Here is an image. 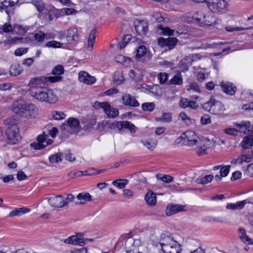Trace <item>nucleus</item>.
<instances>
[{
    "label": "nucleus",
    "mask_w": 253,
    "mask_h": 253,
    "mask_svg": "<svg viewBox=\"0 0 253 253\" xmlns=\"http://www.w3.org/2000/svg\"><path fill=\"white\" fill-rule=\"evenodd\" d=\"M4 123L6 126H7V127H11L14 126H17V121L13 118H9L6 119L4 121Z\"/></svg>",
    "instance_id": "09e8293b"
},
{
    "label": "nucleus",
    "mask_w": 253,
    "mask_h": 253,
    "mask_svg": "<svg viewBox=\"0 0 253 253\" xmlns=\"http://www.w3.org/2000/svg\"><path fill=\"white\" fill-rule=\"evenodd\" d=\"M64 70L63 67L61 65H58L53 68L52 73V74L55 75V77L60 76L64 73Z\"/></svg>",
    "instance_id": "49530a36"
},
{
    "label": "nucleus",
    "mask_w": 253,
    "mask_h": 253,
    "mask_svg": "<svg viewBox=\"0 0 253 253\" xmlns=\"http://www.w3.org/2000/svg\"><path fill=\"white\" fill-rule=\"evenodd\" d=\"M101 170H99V171L96 172L95 170L94 169H91V170H86L84 171H80V176L81 175H92L95 174H97L100 173Z\"/></svg>",
    "instance_id": "680f3d73"
},
{
    "label": "nucleus",
    "mask_w": 253,
    "mask_h": 253,
    "mask_svg": "<svg viewBox=\"0 0 253 253\" xmlns=\"http://www.w3.org/2000/svg\"><path fill=\"white\" fill-rule=\"evenodd\" d=\"M30 29V27L20 24H15L13 26V32L17 35H23Z\"/></svg>",
    "instance_id": "393cba45"
},
{
    "label": "nucleus",
    "mask_w": 253,
    "mask_h": 253,
    "mask_svg": "<svg viewBox=\"0 0 253 253\" xmlns=\"http://www.w3.org/2000/svg\"><path fill=\"white\" fill-rule=\"evenodd\" d=\"M142 143L149 150H153L157 145L158 141L156 139L150 138L141 140Z\"/></svg>",
    "instance_id": "bb28decb"
},
{
    "label": "nucleus",
    "mask_w": 253,
    "mask_h": 253,
    "mask_svg": "<svg viewBox=\"0 0 253 253\" xmlns=\"http://www.w3.org/2000/svg\"><path fill=\"white\" fill-rule=\"evenodd\" d=\"M66 115L63 112L54 111L52 112V117L55 120H60L64 119Z\"/></svg>",
    "instance_id": "3c124183"
},
{
    "label": "nucleus",
    "mask_w": 253,
    "mask_h": 253,
    "mask_svg": "<svg viewBox=\"0 0 253 253\" xmlns=\"http://www.w3.org/2000/svg\"><path fill=\"white\" fill-rule=\"evenodd\" d=\"M152 248L163 253H180L181 252L180 245L171 236L163 234L159 241H153Z\"/></svg>",
    "instance_id": "f03ea898"
},
{
    "label": "nucleus",
    "mask_w": 253,
    "mask_h": 253,
    "mask_svg": "<svg viewBox=\"0 0 253 253\" xmlns=\"http://www.w3.org/2000/svg\"><path fill=\"white\" fill-rule=\"evenodd\" d=\"M18 2V0H2L0 2V11L5 8L12 7Z\"/></svg>",
    "instance_id": "7c9ffc66"
},
{
    "label": "nucleus",
    "mask_w": 253,
    "mask_h": 253,
    "mask_svg": "<svg viewBox=\"0 0 253 253\" xmlns=\"http://www.w3.org/2000/svg\"><path fill=\"white\" fill-rule=\"evenodd\" d=\"M177 39L175 37L165 39L161 38L158 40V44L160 46H167L169 49H173L177 42Z\"/></svg>",
    "instance_id": "4468645a"
},
{
    "label": "nucleus",
    "mask_w": 253,
    "mask_h": 253,
    "mask_svg": "<svg viewBox=\"0 0 253 253\" xmlns=\"http://www.w3.org/2000/svg\"><path fill=\"white\" fill-rule=\"evenodd\" d=\"M176 144H186L184 137V133H183L179 137H178L175 141Z\"/></svg>",
    "instance_id": "0e129e2a"
},
{
    "label": "nucleus",
    "mask_w": 253,
    "mask_h": 253,
    "mask_svg": "<svg viewBox=\"0 0 253 253\" xmlns=\"http://www.w3.org/2000/svg\"><path fill=\"white\" fill-rule=\"evenodd\" d=\"M61 76L40 77L32 78L28 86L29 91L32 97L41 102L55 103L58 101V97L52 89L45 86L48 83H54L60 81Z\"/></svg>",
    "instance_id": "f257e3e1"
},
{
    "label": "nucleus",
    "mask_w": 253,
    "mask_h": 253,
    "mask_svg": "<svg viewBox=\"0 0 253 253\" xmlns=\"http://www.w3.org/2000/svg\"><path fill=\"white\" fill-rule=\"evenodd\" d=\"M124 81V78L121 71L116 72L114 75L113 82L117 85L122 84Z\"/></svg>",
    "instance_id": "f704fd0d"
},
{
    "label": "nucleus",
    "mask_w": 253,
    "mask_h": 253,
    "mask_svg": "<svg viewBox=\"0 0 253 253\" xmlns=\"http://www.w3.org/2000/svg\"><path fill=\"white\" fill-rule=\"evenodd\" d=\"M246 203V200L238 201L236 203H228L226 206V209L229 210H240L244 207Z\"/></svg>",
    "instance_id": "b1692460"
},
{
    "label": "nucleus",
    "mask_w": 253,
    "mask_h": 253,
    "mask_svg": "<svg viewBox=\"0 0 253 253\" xmlns=\"http://www.w3.org/2000/svg\"><path fill=\"white\" fill-rule=\"evenodd\" d=\"M62 44V43H61L60 42H57L55 41H52L48 42H47L45 44V46L46 47H48L56 48V47H61V45Z\"/></svg>",
    "instance_id": "6e6d98bb"
},
{
    "label": "nucleus",
    "mask_w": 253,
    "mask_h": 253,
    "mask_svg": "<svg viewBox=\"0 0 253 253\" xmlns=\"http://www.w3.org/2000/svg\"><path fill=\"white\" fill-rule=\"evenodd\" d=\"M74 198V196L71 194H68L66 198L61 195H58L48 198V202L52 207L62 208L67 206L69 203L73 201Z\"/></svg>",
    "instance_id": "39448f33"
},
{
    "label": "nucleus",
    "mask_w": 253,
    "mask_h": 253,
    "mask_svg": "<svg viewBox=\"0 0 253 253\" xmlns=\"http://www.w3.org/2000/svg\"><path fill=\"white\" fill-rule=\"evenodd\" d=\"M221 87L224 92L229 95H233L236 89V86L230 82H222Z\"/></svg>",
    "instance_id": "5701e85b"
},
{
    "label": "nucleus",
    "mask_w": 253,
    "mask_h": 253,
    "mask_svg": "<svg viewBox=\"0 0 253 253\" xmlns=\"http://www.w3.org/2000/svg\"><path fill=\"white\" fill-rule=\"evenodd\" d=\"M186 89L188 91H190L192 90L196 92H201L200 88L198 83L196 82L191 83L189 85L186 86Z\"/></svg>",
    "instance_id": "ea45409f"
},
{
    "label": "nucleus",
    "mask_w": 253,
    "mask_h": 253,
    "mask_svg": "<svg viewBox=\"0 0 253 253\" xmlns=\"http://www.w3.org/2000/svg\"><path fill=\"white\" fill-rule=\"evenodd\" d=\"M31 147L33 148L36 150H41L44 148L45 147L44 144L41 142H34L31 144Z\"/></svg>",
    "instance_id": "13d9d810"
},
{
    "label": "nucleus",
    "mask_w": 253,
    "mask_h": 253,
    "mask_svg": "<svg viewBox=\"0 0 253 253\" xmlns=\"http://www.w3.org/2000/svg\"><path fill=\"white\" fill-rule=\"evenodd\" d=\"M207 3L210 9L214 12H224L227 8L224 0H209Z\"/></svg>",
    "instance_id": "1a4fd4ad"
},
{
    "label": "nucleus",
    "mask_w": 253,
    "mask_h": 253,
    "mask_svg": "<svg viewBox=\"0 0 253 253\" xmlns=\"http://www.w3.org/2000/svg\"><path fill=\"white\" fill-rule=\"evenodd\" d=\"M13 111L19 116L27 118H34L38 115L39 109L33 104L19 101L13 103Z\"/></svg>",
    "instance_id": "7ed1b4c3"
},
{
    "label": "nucleus",
    "mask_w": 253,
    "mask_h": 253,
    "mask_svg": "<svg viewBox=\"0 0 253 253\" xmlns=\"http://www.w3.org/2000/svg\"><path fill=\"white\" fill-rule=\"evenodd\" d=\"M233 125L237 127L238 132L245 134L253 131V126L249 121H242L240 123H235Z\"/></svg>",
    "instance_id": "f8f14e48"
},
{
    "label": "nucleus",
    "mask_w": 253,
    "mask_h": 253,
    "mask_svg": "<svg viewBox=\"0 0 253 253\" xmlns=\"http://www.w3.org/2000/svg\"><path fill=\"white\" fill-rule=\"evenodd\" d=\"M201 123L203 125H208L211 123V118L209 115H203L201 118Z\"/></svg>",
    "instance_id": "4d7b16f0"
},
{
    "label": "nucleus",
    "mask_w": 253,
    "mask_h": 253,
    "mask_svg": "<svg viewBox=\"0 0 253 253\" xmlns=\"http://www.w3.org/2000/svg\"><path fill=\"white\" fill-rule=\"evenodd\" d=\"M22 70L20 65L19 64H13L10 67L9 72L11 76H16L19 75Z\"/></svg>",
    "instance_id": "c756f323"
},
{
    "label": "nucleus",
    "mask_w": 253,
    "mask_h": 253,
    "mask_svg": "<svg viewBox=\"0 0 253 253\" xmlns=\"http://www.w3.org/2000/svg\"><path fill=\"white\" fill-rule=\"evenodd\" d=\"M238 235L239 238L242 242L249 245H253V239L249 238L247 235L246 230L244 229L239 228L238 229Z\"/></svg>",
    "instance_id": "4be33fe9"
},
{
    "label": "nucleus",
    "mask_w": 253,
    "mask_h": 253,
    "mask_svg": "<svg viewBox=\"0 0 253 253\" xmlns=\"http://www.w3.org/2000/svg\"><path fill=\"white\" fill-rule=\"evenodd\" d=\"M29 211L30 209L27 208H16L10 212V213L9 214L8 216L13 217L15 216H20L23 214V213L29 212Z\"/></svg>",
    "instance_id": "c85d7f7f"
},
{
    "label": "nucleus",
    "mask_w": 253,
    "mask_h": 253,
    "mask_svg": "<svg viewBox=\"0 0 253 253\" xmlns=\"http://www.w3.org/2000/svg\"><path fill=\"white\" fill-rule=\"evenodd\" d=\"M155 107L154 103L147 102L142 104V108L145 111H152Z\"/></svg>",
    "instance_id": "de8ad7c7"
},
{
    "label": "nucleus",
    "mask_w": 253,
    "mask_h": 253,
    "mask_svg": "<svg viewBox=\"0 0 253 253\" xmlns=\"http://www.w3.org/2000/svg\"><path fill=\"white\" fill-rule=\"evenodd\" d=\"M104 112L107 116V117L109 118H115L119 114L118 109L112 107L108 102L106 105V107L104 108Z\"/></svg>",
    "instance_id": "412c9836"
},
{
    "label": "nucleus",
    "mask_w": 253,
    "mask_h": 253,
    "mask_svg": "<svg viewBox=\"0 0 253 253\" xmlns=\"http://www.w3.org/2000/svg\"><path fill=\"white\" fill-rule=\"evenodd\" d=\"M168 74L166 73H159L157 74V79L160 84H165L168 81Z\"/></svg>",
    "instance_id": "37998d69"
},
{
    "label": "nucleus",
    "mask_w": 253,
    "mask_h": 253,
    "mask_svg": "<svg viewBox=\"0 0 253 253\" xmlns=\"http://www.w3.org/2000/svg\"><path fill=\"white\" fill-rule=\"evenodd\" d=\"M5 135L8 139V143L11 145L17 143L21 139L17 126L7 127L5 131Z\"/></svg>",
    "instance_id": "6e6552de"
},
{
    "label": "nucleus",
    "mask_w": 253,
    "mask_h": 253,
    "mask_svg": "<svg viewBox=\"0 0 253 253\" xmlns=\"http://www.w3.org/2000/svg\"><path fill=\"white\" fill-rule=\"evenodd\" d=\"M79 121L78 119L71 117L64 122L61 126L62 130H65L71 134L75 133L79 131Z\"/></svg>",
    "instance_id": "0eeeda50"
},
{
    "label": "nucleus",
    "mask_w": 253,
    "mask_h": 253,
    "mask_svg": "<svg viewBox=\"0 0 253 253\" xmlns=\"http://www.w3.org/2000/svg\"><path fill=\"white\" fill-rule=\"evenodd\" d=\"M146 203L151 206H154L156 203V194L152 191H149L145 196Z\"/></svg>",
    "instance_id": "cd10ccee"
},
{
    "label": "nucleus",
    "mask_w": 253,
    "mask_h": 253,
    "mask_svg": "<svg viewBox=\"0 0 253 253\" xmlns=\"http://www.w3.org/2000/svg\"><path fill=\"white\" fill-rule=\"evenodd\" d=\"M96 82L95 78L90 76L87 72L80 71V82H83L88 85H91Z\"/></svg>",
    "instance_id": "dca6fc26"
},
{
    "label": "nucleus",
    "mask_w": 253,
    "mask_h": 253,
    "mask_svg": "<svg viewBox=\"0 0 253 253\" xmlns=\"http://www.w3.org/2000/svg\"><path fill=\"white\" fill-rule=\"evenodd\" d=\"M157 121H163L166 123H169L171 121V114L170 113H163L161 117L156 118Z\"/></svg>",
    "instance_id": "a19ab883"
},
{
    "label": "nucleus",
    "mask_w": 253,
    "mask_h": 253,
    "mask_svg": "<svg viewBox=\"0 0 253 253\" xmlns=\"http://www.w3.org/2000/svg\"><path fill=\"white\" fill-rule=\"evenodd\" d=\"M201 17L195 16V21L199 23L201 26H211L215 23V18L212 14L205 15L203 13L200 14Z\"/></svg>",
    "instance_id": "9b49d317"
},
{
    "label": "nucleus",
    "mask_w": 253,
    "mask_h": 253,
    "mask_svg": "<svg viewBox=\"0 0 253 253\" xmlns=\"http://www.w3.org/2000/svg\"><path fill=\"white\" fill-rule=\"evenodd\" d=\"M161 30L165 36H172L174 34V30L170 29L169 28H162Z\"/></svg>",
    "instance_id": "bf43d9fd"
},
{
    "label": "nucleus",
    "mask_w": 253,
    "mask_h": 253,
    "mask_svg": "<svg viewBox=\"0 0 253 253\" xmlns=\"http://www.w3.org/2000/svg\"><path fill=\"white\" fill-rule=\"evenodd\" d=\"M239 164L241 165L243 162L249 163L252 161V157L250 155H241L238 157Z\"/></svg>",
    "instance_id": "8fccbe9b"
},
{
    "label": "nucleus",
    "mask_w": 253,
    "mask_h": 253,
    "mask_svg": "<svg viewBox=\"0 0 253 253\" xmlns=\"http://www.w3.org/2000/svg\"><path fill=\"white\" fill-rule=\"evenodd\" d=\"M107 102H98L96 101L94 103V104L93 105V107L95 109H102L103 110V111H104V108L106 107V105L107 104Z\"/></svg>",
    "instance_id": "864d4df0"
},
{
    "label": "nucleus",
    "mask_w": 253,
    "mask_h": 253,
    "mask_svg": "<svg viewBox=\"0 0 253 253\" xmlns=\"http://www.w3.org/2000/svg\"><path fill=\"white\" fill-rule=\"evenodd\" d=\"M62 11L65 12V14L66 15H70L74 13H77V11L75 10L73 8H63L61 10Z\"/></svg>",
    "instance_id": "338daca9"
},
{
    "label": "nucleus",
    "mask_w": 253,
    "mask_h": 253,
    "mask_svg": "<svg viewBox=\"0 0 253 253\" xmlns=\"http://www.w3.org/2000/svg\"><path fill=\"white\" fill-rule=\"evenodd\" d=\"M128 180L126 179H119L113 181L112 184L119 187L120 189H123L125 187L126 185L127 184Z\"/></svg>",
    "instance_id": "4c0bfd02"
},
{
    "label": "nucleus",
    "mask_w": 253,
    "mask_h": 253,
    "mask_svg": "<svg viewBox=\"0 0 253 253\" xmlns=\"http://www.w3.org/2000/svg\"><path fill=\"white\" fill-rule=\"evenodd\" d=\"M124 104L133 107L139 106V103L134 97L129 94H126L122 97Z\"/></svg>",
    "instance_id": "2eb2a0df"
},
{
    "label": "nucleus",
    "mask_w": 253,
    "mask_h": 253,
    "mask_svg": "<svg viewBox=\"0 0 253 253\" xmlns=\"http://www.w3.org/2000/svg\"><path fill=\"white\" fill-rule=\"evenodd\" d=\"M183 206L179 205L169 204L167 206L166 214L170 216L183 210Z\"/></svg>",
    "instance_id": "a211bd4d"
},
{
    "label": "nucleus",
    "mask_w": 253,
    "mask_h": 253,
    "mask_svg": "<svg viewBox=\"0 0 253 253\" xmlns=\"http://www.w3.org/2000/svg\"><path fill=\"white\" fill-rule=\"evenodd\" d=\"M184 133V137L186 144L193 146L195 145L199 144V136L193 130H189Z\"/></svg>",
    "instance_id": "9d476101"
},
{
    "label": "nucleus",
    "mask_w": 253,
    "mask_h": 253,
    "mask_svg": "<svg viewBox=\"0 0 253 253\" xmlns=\"http://www.w3.org/2000/svg\"><path fill=\"white\" fill-rule=\"evenodd\" d=\"M12 31H13V27L11 24L7 23L0 27V34H2L3 33H8Z\"/></svg>",
    "instance_id": "c03bdc74"
},
{
    "label": "nucleus",
    "mask_w": 253,
    "mask_h": 253,
    "mask_svg": "<svg viewBox=\"0 0 253 253\" xmlns=\"http://www.w3.org/2000/svg\"><path fill=\"white\" fill-rule=\"evenodd\" d=\"M27 51H28L27 48H20L16 49L15 50L14 53H15V55H16V56H21L23 54L27 53Z\"/></svg>",
    "instance_id": "e2e57ef3"
},
{
    "label": "nucleus",
    "mask_w": 253,
    "mask_h": 253,
    "mask_svg": "<svg viewBox=\"0 0 253 253\" xmlns=\"http://www.w3.org/2000/svg\"><path fill=\"white\" fill-rule=\"evenodd\" d=\"M96 30L95 29H92L88 36L87 38V43L84 46V49L81 53L82 60L87 59L90 57V53L93 49V45L95 42Z\"/></svg>",
    "instance_id": "423d86ee"
},
{
    "label": "nucleus",
    "mask_w": 253,
    "mask_h": 253,
    "mask_svg": "<svg viewBox=\"0 0 253 253\" xmlns=\"http://www.w3.org/2000/svg\"><path fill=\"white\" fill-rule=\"evenodd\" d=\"M224 132L227 134L232 136L237 135V132H238L237 127L235 128L229 127L226 128L224 130Z\"/></svg>",
    "instance_id": "5fc2aeb1"
},
{
    "label": "nucleus",
    "mask_w": 253,
    "mask_h": 253,
    "mask_svg": "<svg viewBox=\"0 0 253 253\" xmlns=\"http://www.w3.org/2000/svg\"><path fill=\"white\" fill-rule=\"evenodd\" d=\"M48 137V135L45 134L44 132L42 134L39 135L37 137V141L39 142L44 143L46 138Z\"/></svg>",
    "instance_id": "69168bd1"
},
{
    "label": "nucleus",
    "mask_w": 253,
    "mask_h": 253,
    "mask_svg": "<svg viewBox=\"0 0 253 253\" xmlns=\"http://www.w3.org/2000/svg\"><path fill=\"white\" fill-rule=\"evenodd\" d=\"M179 104V106L182 108H190L196 109L198 107V104L196 101L189 100L186 98H181Z\"/></svg>",
    "instance_id": "f3484780"
},
{
    "label": "nucleus",
    "mask_w": 253,
    "mask_h": 253,
    "mask_svg": "<svg viewBox=\"0 0 253 253\" xmlns=\"http://www.w3.org/2000/svg\"><path fill=\"white\" fill-rule=\"evenodd\" d=\"M213 178V176L212 175H207L204 177L198 178L197 179V182L198 184L205 185L211 182Z\"/></svg>",
    "instance_id": "e433bc0d"
},
{
    "label": "nucleus",
    "mask_w": 253,
    "mask_h": 253,
    "mask_svg": "<svg viewBox=\"0 0 253 253\" xmlns=\"http://www.w3.org/2000/svg\"><path fill=\"white\" fill-rule=\"evenodd\" d=\"M183 84V79L180 72L176 74L170 81L169 84L174 85H181Z\"/></svg>",
    "instance_id": "473e14b6"
},
{
    "label": "nucleus",
    "mask_w": 253,
    "mask_h": 253,
    "mask_svg": "<svg viewBox=\"0 0 253 253\" xmlns=\"http://www.w3.org/2000/svg\"><path fill=\"white\" fill-rule=\"evenodd\" d=\"M135 30L137 34L140 36H145L148 31V25L144 20H135L134 22Z\"/></svg>",
    "instance_id": "ddd939ff"
},
{
    "label": "nucleus",
    "mask_w": 253,
    "mask_h": 253,
    "mask_svg": "<svg viewBox=\"0 0 253 253\" xmlns=\"http://www.w3.org/2000/svg\"><path fill=\"white\" fill-rule=\"evenodd\" d=\"M91 201V196L88 192L80 193V205L85 204L87 202Z\"/></svg>",
    "instance_id": "72a5a7b5"
},
{
    "label": "nucleus",
    "mask_w": 253,
    "mask_h": 253,
    "mask_svg": "<svg viewBox=\"0 0 253 253\" xmlns=\"http://www.w3.org/2000/svg\"><path fill=\"white\" fill-rule=\"evenodd\" d=\"M34 37L37 41L41 42L44 40L45 38V34L42 32H39L38 33H36L34 35Z\"/></svg>",
    "instance_id": "052dcab7"
},
{
    "label": "nucleus",
    "mask_w": 253,
    "mask_h": 253,
    "mask_svg": "<svg viewBox=\"0 0 253 253\" xmlns=\"http://www.w3.org/2000/svg\"><path fill=\"white\" fill-rule=\"evenodd\" d=\"M241 145L244 149H247L253 146V135L245 136Z\"/></svg>",
    "instance_id": "a878e982"
},
{
    "label": "nucleus",
    "mask_w": 253,
    "mask_h": 253,
    "mask_svg": "<svg viewBox=\"0 0 253 253\" xmlns=\"http://www.w3.org/2000/svg\"><path fill=\"white\" fill-rule=\"evenodd\" d=\"M146 54V48L143 45H140L136 50V57L140 58Z\"/></svg>",
    "instance_id": "79ce46f5"
},
{
    "label": "nucleus",
    "mask_w": 253,
    "mask_h": 253,
    "mask_svg": "<svg viewBox=\"0 0 253 253\" xmlns=\"http://www.w3.org/2000/svg\"><path fill=\"white\" fill-rule=\"evenodd\" d=\"M49 162L54 164H58L59 162L62 161L61 154L57 153L55 155L50 156L49 157Z\"/></svg>",
    "instance_id": "58836bf2"
},
{
    "label": "nucleus",
    "mask_w": 253,
    "mask_h": 253,
    "mask_svg": "<svg viewBox=\"0 0 253 253\" xmlns=\"http://www.w3.org/2000/svg\"><path fill=\"white\" fill-rule=\"evenodd\" d=\"M116 127L119 129L123 128L128 129L131 133H134L136 129L133 124L128 121L118 122L116 124Z\"/></svg>",
    "instance_id": "aec40b11"
},
{
    "label": "nucleus",
    "mask_w": 253,
    "mask_h": 253,
    "mask_svg": "<svg viewBox=\"0 0 253 253\" xmlns=\"http://www.w3.org/2000/svg\"><path fill=\"white\" fill-rule=\"evenodd\" d=\"M158 179L161 180L165 183H170L173 181V177L169 175H162L158 174L156 175Z\"/></svg>",
    "instance_id": "a18cd8bd"
},
{
    "label": "nucleus",
    "mask_w": 253,
    "mask_h": 253,
    "mask_svg": "<svg viewBox=\"0 0 253 253\" xmlns=\"http://www.w3.org/2000/svg\"><path fill=\"white\" fill-rule=\"evenodd\" d=\"M202 106L206 111L216 115L222 114L225 110L223 104L212 97L211 98L209 101L204 103Z\"/></svg>",
    "instance_id": "20e7f679"
},
{
    "label": "nucleus",
    "mask_w": 253,
    "mask_h": 253,
    "mask_svg": "<svg viewBox=\"0 0 253 253\" xmlns=\"http://www.w3.org/2000/svg\"><path fill=\"white\" fill-rule=\"evenodd\" d=\"M32 3L36 7L39 12H45V6L41 0H33Z\"/></svg>",
    "instance_id": "c9c22d12"
},
{
    "label": "nucleus",
    "mask_w": 253,
    "mask_h": 253,
    "mask_svg": "<svg viewBox=\"0 0 253 253\" xmlns=\"http://www.w3.org/2000/svg\"><path fill=\"white\" fill-rule=\"evenodd\" d=\"M242 175V173L239 171H236L235 172H233L232 174V175L231 177V180H236L238 179H239L241 178Z\"/></svg>",
    "instance_id": "774afa93"
},
{
    "label": "nucleus",
    "mask_w": 253,
    "mask_h": 253,
    "mask_svg": "<svg viewBox=\"0 0 253 253\" xmlns=\"http://www.w3.org/2000/svg\"><path fill=\"white\" fill-rule=\"evenodd\" d=\"M230 169V166L226 165L221 168L220 175L221 177H226L229 173Z\"/></svg>",
    "instance_id": "603ef678"
},
{
    "label": "nucleus",
    "mask_w": 253,
    "mask_h": 253,
    "mask_svg": "<svg viewBox=\"0 0 253 253\" xmlns=\"http://www.w3.org/2000/svg\"><path fill=\"white\" fill-rule=\"evenodd\" d=\"M64 242L73 245H79V235L78 234L72 235L65 239Z\"/></svg>",
    "instance_id": "2f4dec72"
},
{
    "label": "nucleus",
    "mask_w": 253,
    "mask_h": 253,
    "mask_svg": "<svg viewBox=\"0 0 253 253\" xmlns=\"http://www.w3.org/2000/svg\"><path fill=\"white\" fill-rule=\"evenodd\" d=\"M96 119L94 118L84 119L82 122V124L83 125L82 129L85 131H90L96 124Z\"/></svg>",
    "instance_id": "6ab92c4d"
}]
</instances>
